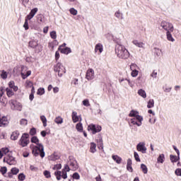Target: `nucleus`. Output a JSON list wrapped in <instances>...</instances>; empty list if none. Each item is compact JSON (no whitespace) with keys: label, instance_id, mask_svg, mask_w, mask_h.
<instances>
[{"label":"nucleus","instance_id":"f257e3e1","mask_svg":"<svg viewBox=\"0 0 181 181\" xmlns=\"http://www.w3.org/2000/svg\"><path fill=\"white\" fill-rule=\"evenodd\" d=\"M31 142L32 144H35V145L32 148V152L34 156H37L40 155V156L43 158L45 156V147L43 146V144L39 143V139L37 136H34L31 138Z\"/></svg>","mask_w":181,"mask_h":181},{"label":"nucleus","instance_id":"f03ea898","mask_svg":"<svg viewBox=\"0 0 181 181\" xmlns=\"http://www.w3.org/2000/svg\"><path fill=\"white\" fill-rule=\"evenodd\" d=\"M115 53L119 59H128L129 57V52L124 45H117L115 47Z\"/></svg>","mask_w":181,"mask_h":181},{"label":"nucleus","instance_id":"7ed1b4c3","mask_svg":"<svg viewBox=\"0 0 181 181\" xmlns=\"http://www.w3.org/2000/svg\"><path fill=\"white\" fill-rule=\"evenodd\" d=\"M30 141H29V134L24 133L21 136V138L18 141V145L22 146V148H25L29 145Z\"/></svg>","mask_w":181,"mask_h":181},{"label":"nucleus","instance_id":"20e7f679","mask_svg":"<svg viewBox=\"0 0 181 181\" xmlns=\"http://www.w3.org/2000/svg\"><path fill=\"white\" fill-rule=\"evenodd\" d=\"M54 70L56 73H58L59 77H63V74L66 73V68L60 62L54 66Z\"/></svg>","mask_w":181,"mask_h":181},{"label":"nucleus","instance_id":"39448f33","mask_svg":"<svg viewBox=\"0 0 181 181\" xmlns=\"http://www.w3.org/2000/svg\"><path fill=\"white\" fill-rule=\"evenodd\" d=\"M160 28L166 32H173L174 30L173 24L165 21L160 23Z\"/></svg>","mask_w":181,"mask_h":181},{"label":"nucleus","instance_id":"423d86ee","mask_svg":"<svg viewBox=\"0 0 181 181\" xmlns=\"http://www.w3.org/2000/svg\"><path fill=\"white\" fill-rule=\"evenodd\" d=\"M101 129L103 128L98 124H90L88 127V130L91 131L93 135H95L98 132H101Z\"/></svg>","mask_w":181,"mask_h":181},{"label":"nucleus","instance_id":"0eeeda50","mask_svg":"<svg viewBox=\"0 0 181 181\" xmlns=\"http://www.w3.org/2000/svg\"><path fill=\"white\" fill-rule=\"evenodd\" d=\"M8 103L13 111H22V104L20 103H16L13 100H11Z\"/></svg>","mask_w":181,"mask_h":181},{"label":"nucleus","instance_id":"6e6552de","mask_svg":"<svg viewBox=\"0 0 181 181\" xmlns=\"http://www.w3.org/2000/svg\"><path fill=\"white\" fill-rule=\"evenodd\" d=\"M4 162L10 165H16V160L15 159V157H13L11 153H9L4 157Z\"/></svg>","mask_w":181,"mask_h":181},{"label":"nucleus","instance_id":"1a4fd4ad","mask_svg":"<svg viewBox=\"0 0 181 181\" xmlns=\"http://www.w3.org/2000/svg\"><path fill=\"white\" fill-rule=\"evenodd\" d=\"M21 77L23 80H25V78H28V77H29V76H30L32 74V71H28V66H21Z\"/></svg>","mask_w":181,"mask_h":181},{"label":"nucleus","instance_id":"9d476101","mask_svg":"<svg viewBox=\"0 0 181 181\" xmlns=\"http://www.w3.org/2000/svg\"><path fill=\"white\" fill-rule=\"evenodd\" d=\"M142 121H144V117L142 116H136V117L131 119L130 122L133 125L141 127L142 125Z\"/></svg>","mask_w":181,"mask_h":181},{"label":"nucleus","instance_id":"9b49d317","mask_svg":"<svg viewBox=\"0 0 181 181\" xmlns=\"http://www.w3.org/2000/svg\"><path fill=\"white\" fill-rule=\"evenodd\" d=\"M54 175L58 180H61L62 177L63 179H67V172L66 170H62V171H55Z\"/></svg>","mask_w":181,"mask_h":181},{"label":"nucleus","instance_id":"f8f14e48","mask_svg":"<svg viewBox=\"0 0 181 181\" xmlns=\"http://www.w3.org/2000/svg\"><path fill=\"white\" fill-rule=\"evenodd\" d=\"M68 163L69 166L71 168L72 170H77L78 169V165L77 164V160H76L74 158L70 157Z\"/></svg>","mask_w":181,"mask_h":181},{"label":"nucleus","instance_id":"ddd939ff","mask_svg":"<svg viewBox=\"0 0 181 181\" xmlns=\"http://www.w3.org/2000/svg\"><path fill=\"white\" fill-rule=\"evenodd\" d=\"M136 149L141 153H146V146H145V143L144 142L139 143L136 146Z\"/></svg>","mask_w":181,"mask_h":181},{"label":"nucleus","instance_id":"4468645a","mask_svg":"<svg viewBox=\"0 0 181 181\" xmlns=\"http://www.w3.org/2000/svg\"><path fill=\"white\" fill-rule=\"evenodd\" d=\"M28 46L32 49H36V47L39 46V40L35 38L31 39V40L28 42Z\"/></svg>","mask_w":181,"mask_h":181},{"label":"nucleus","instance_id":"2eb2a0df","mask_svg":"<svg viewBox=\"0 0 181 181\" xmlns=\"http://www.w3.org/2000/svg\"><path fill=\"white\" fill-rule=\"evenodd\" d=\"M86 78H87L88 80V81H90V80H93V78H94V70L93 69H89L86 71Z\"/></svg>","mask_w":181,"mask_h":181},{"label":"nucleus","instance_id":"dca6fc26","mask_svg":"<svg viewBox=\"0 0 181 181\" xmlns=\"http://www.w3.org/2000/svg\"><path fill=\"white\" fill-rule=\"evenodd\" d=\"M98 143V146L99 149H104V144L103 143V136L101 134L98 135V139H96Z\"/></svg>","mask_w":181,"mask_h":181},{"label":"nucleus","instance_id":"f3484780","mask_svg":"<svg viewBox=\"0 0 181 181\" xmlns=\"http://www.w3.org/2000/svg\"><path fill=\"white\" fill-rule=\"evenodd\" d=\"M58 50H60L61 53L63 54H69V53H71V49L67 47L62 48V46H59Z\"/></svg>","mask_w":181,"mask_h":181},{"label":"nucleus","instance_id":"a211bd4d","mask_svg":"<svg viewBox=\"0 0 181 181\" xmlns=\"http://www.w3.org/2000/svg\"><path fill=\"white\" fill-rule=\"evenodd\" d=\"M104 50V47H103V44L101 43H98L95 46V52L97 53L99 52V54H101Z\"/></svg>","mask_w":181,"mask_h":181},{"label":"nucleus","instance_id":"6ab92c4d","mask_svg":"<svg viewBox=\"0 0 181 181\" xmlns=\"http://www.w3.org/2000/svg\"><path fill=\"white\" fill-rule=\"evenodd\" d=\"M133 45L134 46H136V47H140L141 49H145V43L142 42H139L137 40H134L132 41Z\"/></svg>","mask_w":181,"mask_h":181},{"label":"nucleus","instance_id":"aec40b11","mask_svg":"<svg viewBox=\"0 0 181 181\" xmlns=\"http://www.w3.org/2000/svg\"><path fill=\"white\" fill-rule=\"evenodd\" d=\"M8 125V117L3 116L0 117V127H6Z\"/></svg>","mask_w":181,"mask_h":181},{"label":"nucleus","instance_id":"412c9836","mask_svg":"<svg viewBox=\"0 0 181 181\" xmlns=\"http://www.w3.org/2000/svg\"><path fill=\"white\" fill-rule=\"evenodd\" d=\"M19 173V170L17 168H13L11 170V172L8 173V177H12V176H13V175H17Z\"/></svg>","mask_w":181,"mask_h":181},{"label":"nucleus","instance_id":"4be33fe9","mask_svg":"<svg viewBox=\"0 0 181 181\" xmlns=\"http://www.w3.org/2000/svg\"><path fill=\"white\" fill-rule=\"evenodd\" d=\"M71 117H72V121L74 123L78 122V121H80V117L77 115V112H72Z\"/></svg>","mask_w":181,"mask_h":181},{"label":"nucleus","instance_id":"5701e85b","mask_svg":"<svg viewBox=\"0 0 181 181\" xmlns=\"http://www.w3.org/2000/svg\"><path fill=\"white\" fill-rule=\"evenodd\" d=\"M19 131H14L11 135V139L12 141H16V139H18V138H19Z\"/></svg>","mask_w":181,"mask_h":181},{"label":"nucleus","instance_id":"b1692460","mask_svg":"<svg viewBox=\"0 0 181 181\" xmlns=\"http://www.w3.org/2000/svg\"><path fill=\"white\" fill-rule=\"evenodd\" d=\"M180 159V156H173V155H170V160L172 162V163H176L177 160Z\"/></svg>","mask_w":181,"mask_h":181},{"label":"nucleus","instance_id":"393cba45","mask_svg":"<svg viewBox=\"0 0 181 181\" xmlns=\"http://www.w3.org/2000/svg\"><path fill=\"white\" fill-rule=\"evenodd\" d=\"M37 21L40 24L45 23V16L43 14L37 15Z\"/></svg>","mask_w":181,"mask_h":181},{"label":"nucleus","instance_id":"a878e982","mask_svg":"<svg viewBox=\"0 0 181 181\" xmlns=\"http://www.w3.org/2000/svg\"><path fill=\"white\" fill-rule=\"evenodd\" d=\"M8 86L10 88H12L13 90V91H18V86H15V81H11L8 83Z\"/></svg>","mask_w":181,"mask_h":181},{"label":"nucleus","instance_id":"bb28decb","mask_svg":"<svg viewBox=\"0 0 181 181\" xmlns=\"http://www.w3.org/2000/svg\"><path fill=\"white\" fill-rule=\"evenodd\" d=\"M115 18H117V19H119L121 21H122V19H124V14L120 11H116L115 13Z\"/></svg>","mask_w":181,"mask_h":181},{"label":"nucleus","instance_id":"cd10ccee","mask_svg":"<svg viewBox=\"0 0 181 181\" xmlns=\"http://www.w3.org/2000/svg\"><path fill=\"white\" fill-rule=\"evenodd\" d=\"M163 162H165V154L161 153L159 155V156L157 158V163H163Z\"/></svg>","mask_w":181,"mask_h":181},{"label":"nucleus","instance_id":"c85d7f7f","mask_svg":"<svg viewBox=\"0 0 181 181\" xmlns=\"http://www.w3.org/2000/svg\"><path fill=\"white\" fill-rule=\"evenodd\" d=\"M140 116L139 112L136 110H131L130 113L129 114V117H134V118H136V117Z\"/></svg>","mask_w":181,"mask_h":181},{"label":"nucleus","instance_id":"c756f323","mask_svg":"<svg viewBox=\"0 0 181 181\" xmlns=\"http://www.w3.org/2000/svg\"><path fill=\"white\" fill-rule=\"evenodd\" d=\"M155 107V100L150 99L147 103V108H153Z\"/></svg>","mask_w":181,"mask_h":181},{"label":"nucleus","instance_id":"7c9ffc66","mask_svg":"<svg viewBox=\"0 0 181 181\" xmlns=\"http://www.w3.org/2000/svg\"><path fill=\"white\" fill-rule=\"evenodd\" d=\"M138 94L140 95V97H142V98H146V92L144 89H139L138 90Z\"/></svg>","mask_w":181,"mask_h":181},{"label":"nucleus","instance_id":"2f4dec72","mask_svg":"<svg viewBox=\"0 0 181 181\" xmlns=\"http://www.w3.org/2000/svg\"><path fill=\"white\" fill-rule=\"evenodd\" d=\"M54 121L55 124H57L58 125L63 124V118L60 116L55 117Z\"/></svg>","mask_w":181,"mask_h":181},{"label":"nucleus","instance_id":"473e14b6","mask_svg":"<svg viewBox=\"0 0 181 181\" xmlns=\"http://www.w3.org/2000/svg\"><path fill=\"white\" fill-rule=\"evenodd\" d=\"M112 158L113 159V160H115V162H116V163H118V165H119V163H121V161L122 160V158L117 155L112 156Z\"/></svg>","mask_w":181,"mask_h":181},{"label":"nucleus","instance_id":"72a5a7b5","mask_svg":"<svg viewBox=\"0 0 181 181\" xmlns=\"http://www.w3.org/2000/svg\"><path fill=\"white\" fill-rule=\"evenodd\" d=\"M40 118L43 124V127H47V119L46 118V116L41 115Z\"/></svg>","mask_w":181,"mask_h":181},{"label":"nucleus","instance_id":"f704fd0d","mask_svg":"<svg viewBox=\"0 0 181 181\" xmlns=\"http://www.w3.org/2000/svg\"><path fill=\"white\" fill-rule=\"evenodd\" d=\"M119 83H122V81H127V84H129V86L130 87H134V83L128 78H122V79H119Z\"/></svg>","mask_w":181,"mask_h":181},{"label":"nucleus","instance_id":"c9c22d12","mask_svg":"<svg viewBox=\"0 0 181 181\" xmlns=\"http://www.w3.org/2000/svg\"><path fill=\"white\" fill-rule=\"evenodd\" d=\"M153 53H154V54L158 56V57H159V56H160L162 54V49L155 47L153 49Z\"/></svg>","mask_w":181,"mask_h":181},{"label":"nucleus","instance_id":"e433bc0d","mask_svg":"<svg viewBox=\"0 0 181 181\" xmlns=\"http://www.w3.org/2000/svg\"><path fill=\"white\" fill-rule=\"evenodd\" d=\"M59 155L56 154V153H54V154H52L50 156H49V160H57L58 159H59Z\"/></svg>","mask_w":181,"mask_h":181},{"label":"nucleus","instance_id":"4c0bfd02","mask_svg":"<svg viewBox=\"0 0 181 181\" xmlns=\"http://www.w3.org/2000/svg\"><path fill=\"white\" fill-rule=\"evenodd\" d=\"M76 129L78 132H83V124L81 122L77 123L76 125Z\"/></svg>","mask_w":181,"mask_h":181},{"label":"nucleus","instance_id":"58836bf2","mask_svg":"<svg viewBox=\"0 0 181 181\" xmlns=\"http://www.w3.org/2000/svg\"><path fill=\"white\" fill-rule=\"evenodd\" d=\"M172 31L166 32V36H167L168 40H169L170 42H173L175 39L173 38V37H172V34L170 33Z\"/></svg>","mask_w":181,"mask_h":181},{"label":"nucleus","instance_id":"ea45409f","mask_svg":"<svg viewBox=\"0 0 181 181\" xmlns=\"http://www.w3.org/2000/svg\"><path fill=\"white\" fill-rule=\"evenodd\" d=\"M0 76L3 80H6V78H8V72L5 70H2Z\"/></svg>","mask_w":181,"mask_h":181},{"label":"nucleus","instance_id":"a19ab883","mask_svg":"<svg viewBox=\"0 0 181 181\" xmlns=\"http://www.w3.org/2000/svg\"><path fill=\"white\" fill-rule=\"evenodd\" d=\"M97 148V145L95 143H91L90 144V152L92 153H95L96 152V148Z\"/></svg>","mask_w":181,"mask_h":181},{"label":"nucleus","instance_id":"79ce46f5","mask_svg":"<svg viewBox=\"0 0 181 181\" xmlns=\"http://www.w3.org/2000/svg\"><path fill=\"white\" fill-rule=\"evenodd\" d=\"M6 91L7 97H9V98L12 97V95L15 94L13 91H12V89L8 88H6Z\"/></svg>","mask_w":181,"mask_h":181},{"label":"nucleus","instance_id":"37998d69","mask_svg":"<svg viewBox=\"0 0 181 181\" xmlns=\"http://www.w3.org/2000/svg\"><path fill=\"white\" fill-rule=\"evenodd\" d=\"M141 169L143 173H144V175H146V173H148V167H146V165L145 164L141 165Z\"/></svg>","mask_w":181,"mask_h":181},{"label":"nucleus","instance_id":"c03bdc74","mask_svg":"<svg viewBox=\"0 0 181 181\" xmlns=\"http://www.w3.org/2000/svg\"><path fill=\"white\" fill-rule=\"evenodd\" d=\"M54 45H59V42H57V40H54L53 42H49L48 46L49 49H52L53 50L54 49Z\"/></svg>","mask_w":181,"mask_h":181},{"label":"nucleus","instance_id":"a18cd8bd","mask_svg":"<svg viewBox=\"0 0 181 181\" xmlns=\"http://www.w3.org/2000/svg\"><path fill=\"white\" fill-rule=\"evenodd\" d=\"M69 12H70L71 15H74V16H76V15H77V13H78V11H77V10L74 8H71L69 9Z\"/></svg>","mask_w":181,"mask_h":181},{"label":"nucleus","instance_id":"49530a36","mask_svg":"<svg viewBox=\"0 0 181 181\" xmlns=\"http://www.w3.org/2000/svg\"><path fill=\"white\" fill-rule=\"evenodd\" d=\"M37 95H43V94H45V88H38L37 91Z\"/></svg>","mask_w":181,"mask_h":181},{"label":"nucleus","instance_id":"de8ad7c7","mask_svg":"<svg viewBox=\"0 0 181 181\" xmlns=\"http://www.w3.org/2000/svg\"><path fill=\"white\" fill-rule=\"evenodd\" d=\"M37 11H39V8H33L30 12L29 13L30 14H31V16L35 17V15H36V13H37Z\"/></svg>","mask_w":181,"mask_h":181},{"label":"nucleus","instance_id":"09e8293b","mask_svg":"<svg viewBox=\"0 0 181 181\" xmlns=\"http://www.w3.org/2000/svg\"><path fill=\"white\" fill-rule=\"evenodd\" d=\"M43 175L47 179H49V177H52V175H50V171L49 170H45Z\"/></svg>","mask_w":181,"mask_h":181},{"label":"nucleus","instance_id":"8fccbe9b","mask_svg":"<svg viewBox=\"0 0 181 181\" xmlns=\"http://www.w3.org/2000/svg\"><path fill=\"white\" fill-rule=\"evenodd\" d=\"M25 87L27 88H30L33 87V83H32V81H26Z\"/></svg>","mask_w":181,"mask_h":181},{"label":"nucleus","instance_id":"3c124183","mask_svg":"<svg viewBox=\"0 0 181 181\" xmlns=\"http://www.w3.org/2000/svg\"><path fill=\"white\" fill-rule=\"evenodd\" d=\"M23 28H24L25 30H28L29 29V22H28V19H25Z\"/></svg>","mask_w":181,"mask_h":181},{"label":"nucleus","instance_id":"603ef678","mask_svg":"<svg viewBox=\"0 0 181 181\" xmlns=\"http://www.w3.org/2000/svg\"><path fill=\"white\" fill-rule=\"evenodd\" d=\"M20 124L23 127H25V126L28 125V119H21V121H20Z\"/></svg>","mask_w":181,"mask_h":181},{"label":"nucleus","instance_id":"864d4df0","mask_svg":"<svg viewBox=\"0 0 181 181\" xmlns=\"http://www.w3.org/2000/svg\"><path fill=\"white\" fill-rule=\"evenodd\" d=\"M0 172L4 175L8 172V168L6 166L1 167L0 169Z\"/></svg>","mask_w":181,"mask_h":181},{"label":"nucleus","instance_id":"5fc2aeb1","mask_svg":"<svg viewBox=\"0 0 181 181\" xmlns=\"http://www.w3.org/2000/svg\"><path fill=\"white\" fill-rule=\"evenodd\" d=\"M71 86H78V79L73 78L71 82Z\"/></svg>","mask_w":181,"mask_h":181},{"label":"nucleus","instance_id":"6e6d98bb","mask_svg":"<svg viewBox=\"0 0 181 181\" xmlns=\"http://www.w3.org/2000/svg\"><path fill=\"white\" fill-rule=\"evenodd\" d=\"M49 35H50V37L52 39H57V34L56 33V31H52Z\"/></svg>","mask_w":181,"mask_h":181},{"label":"nucleus","instance_id":"4d7b16f0","mask_svg":"<svg viewBox=\"0 0 181 181\" xmlns=\"http://www.w3.org/2000/svg\"><path fill=\"white\" fill-rule=\"evenodd\" d=\"M134 155L135 160L136 162H141V158H139V154H138V153L135 151L134 153Z\"/></svg>","mask_w":181,"mask_h":181},{"label":"nucleus","instance_id":"13d9d810","mask_svg":"<svg viewBox=\"0 0 181 181\" xmlns=\"http://www.w3.org/2000/svg\"><path fill=\"white\" fill-rule=\"evenodd\" d=\"M25 179H26V176L25 175V174L20 173L18 175V180H20L21 181H23V180H25Z\"/></svg>","mask_w":181,"mask_h":181},{"label":"nucleus","instance_id":"bf43d9fd","mask_svg":"<svg viewBox=\"0 0 181 181\" xmlns=\"http://www.w3.org/2000/svg\"><path fill=\"white\" fill-rule=\"evenodd\" d=\"M72 177L76 180H78V179H80V174H78V173H74L72 175Z\"/></svg>","mask_w":181,"mask_h":181},{"label":"nucleus","instance_id":"052dcab7","mask_svg":"<svg viewBox=\"0 0 181 181\" xmlns=\"http://www.w3.org/2000/svg\"><path fill=\"white\" fill-rule=\"evenodd\" d=\"M0 151L2 152L3 155H6V153H8L9 152V148H3Z\"/></svg>","mask_w":181,"mask_h":181},{"label":"nucleus","instance_id":"680f3d73","mask_svg":"<svg viewBox=\"0 0 181 181\" xmlns=\"http://www.w3.org/2000/svg\"><path fill=\"white\" fill-rule=\"evenodd\" d=\"M138 69V66L136 64H132L130 65V70L135 71Z\"/></svg>","mask_w":181,"mask_h":181},{"label":"nucleus","instance_id":"e2e57ef3","mask_svg":"<svg viewBox=\"0 0 181 181\" xmlns=\"http://www.w3.org/2000/svg\"><path fill=\"white\" fill-rule=\"evenodd\" d=\"M138 70L132 71L131 76L132 77H136L138 76Z\"/></svg>","mask_w":181,"mask_h":181},{"label":"nucleus","instance_id":"0e129e2a","mask_svg":"<svg viewBox=\"0 0 181 181\" xmlns=\"http://www.w3.org/2000/svg\"><path fill=\"white\" fill-rule=\"evenodd\" d=\"M176 176H181V168H177L175 171Z\"/></svg>","mask_w":181,"mask_h":181},{"label":"nucleus","instance_id":"69168bd1","mask_svg":"<svg viewBox=\"0 0 181 181\" xmlns=\"http://www.w3.org/2000/svg\"><path fill=\"white\" fill-rule=\"evenodd\" d=\"M30 135H32V136H33V135H36V129L32 128L30 130Z\"/></svg>","mask_w":181,"mask_h":181},{"label":"nucleus","instance_id":"338daca9","mask_svg":"<svg viewBox=\"0 0 181 181\" xmlns=\"http://www.w3.org/2000/svg\"><path fill=\"white\" fill-rule=\"evenodd\" d=\"M53 169L54 170H59L62 169V164H57V165H55L54 166Z\"/></svg>","mask_w":181,"mask_h":181},{"label":"nucleus","instance_id":"774afa93","mask_svg":"<svg viewBox=\"0 0 181 181\" xmlns=\"http://www.w3.org/2000/svg\"><path fill=\"white\" fill-rule=\"evenodd\" d=\"M83 105H85V107H89L90 102L88 101V100H83Z\"/></svg>","mask_w":181,"mask_h":181}]
</instances>
